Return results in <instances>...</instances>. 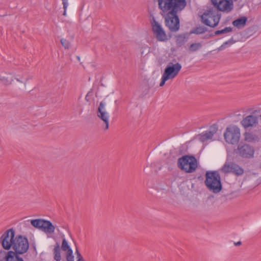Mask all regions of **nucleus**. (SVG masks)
<instances>
[{"label": "nucleus", "instance_id": "1", "mask_svg": "<svg viewBox=\"0 0 261 261\" xmlns=\"http://www.w3.org/2000/svg\"><path fill=\"white\" fill-rule=\"evenodd\" d=\"M260 110L255 109L253 108H248L246 110V142L254 144L259 142L260 136L257 134L256 129L252 130L258 126L259 124V118Z\"/></svg>", "mask_w": 261, "mask_h": 261}, {"label": "nucleus", "instance_id": "2", "mask_svg": "<svg viewBox=\"0 0 261 261\" xmlns=\"http://www.w3.org/2000/svg\"><path fill=\"white\" fill-rule=\"evenodd\" d=\"M205 177L204 184L210 191L218 193L222 190V185L219 171H207Z\"/></svg>", "mask_w": 261, "mask_h": 261}, {"label": "nucleus", "instance_id": "3", "mask_svg": "<svg viewBox=\"0 0 261 261\" xmlns=\"http://www.w3.org/2000/svg\"><path fill=\"white\" fill-rule=\"evenodd\" d=\"M161 12L181 11L186 6V0H158Z\"/></svg>", "mask_w": 261, "mask_h": 261}, {"label": "nucleus", "instance_id": "4", "mask_svg": "<svg viewBox=\"0 0 261 261\" xmlns=\"http://www.w3.org/2000/svg\"><path fill=\"white\" fill-rule=\"evenodd\" d=\"M197 159L193 155H185L177 160V166L187 173H192L197 168Z\"/></svg>", "mask_w": 261, "mask_h": 261}, {"label": "nucleus", "instance_id": "5", "mask_svg": "<svg viewBox=\"0 0 261 261\" xmlns=\"http://www.w3.org/2000/svg\"><path fill=\"white\" fill-rule=\"evenodd\" d=\"M180 11H171L166 13L161 12L164 17L166 26L172 32H176L179 30L180 22L178 13Z\"/></svg>", "mask_w": 261, "mask_h": 261}, {"label": "nucleus", "instance_id": "6", "mask_svg": "<svg viewBox=\"0 0 261 261\" xmlns=\"http://www.w3.org/2000/svg\"><path fill=\"white\" fill-rule=\"evenodd\" d=\"M201 21L206 25L214 28L220 21V15L213 8L206 10L201 16Z\"/></svg>", "mask_w": 261, "mask_h": 261}, {"label": "nucleus", "instance_id": "7", "mask_svg": "<svg viewBox=\"0 0 261 261\" xmlns=\"http://www.w3.org/2000/svg\"><path fill=\"white\" fill-rule=\"evenodd\" d=\"M181 68V66L179 63H176L173 64L172 63H170L164 70L160 86H163L167 80L173 79L176 77Z\"/></svg>", "mask_w": 261, "mask_h": 261}, {"label": "nucleus", "instance_id": "8", "mask_svg": "<svg viewBox=\"0 0 261 261\" xmlns=\"http://www.w3.org/2000/svg\"><path fill=\"white\" fill-rule=\"evenodd\" d=\"M14 250L13 252L19 254H23L27 252L29 248L28 239L21 235L15 237L13 244L11 247Z\"/></svg>", "mask_w": 261, "mask_h": 261}, {"label": "nucleus", "instance_id": "9", "mask_svg": "<svg viewBox=\"0 0 261 261\" xmlns=\"http://www.w3.org/2000/svg\"><path fill=\"white\" fill-rule=\"evenodd\" d=\"M31 223L34 227L47 234H53L55 232V227L50 221L38 219L31 220Z\"/></svg>", "mask_w": 261, "mask_h": 261}, {"label": "nucleus", "instance_id": "10", "mask_svg": "<svg viewBox=\"0 0 261 261\" xmlns=\"http://www.w3.org/2000/svg\"><path fill=\"white\" fill-rule=\"evenodd\" d=\"M240 137V130L236 126L227 127L224 134V137L226 142L231 144L239 143Z\"/></svg>", "mask_w": 261, "mask_h": 261}, {"label": "nucleus", "instance_id": "11", "mask_svg": "<svg viewBox=\"0 0 261 261\" xmlns=\"http://www.w3.org/2000/svg\"><path fill=\"white\" fill-rule=\"evenodd\" d=\"M220 171L224 174L232 173L237 176L243 175L244 172L242 167L233 162L228 161L225 162Z\"/></svg>", "mask_w": 261, "mask_h": 261}, {"label": "nucleus", "instance_id": "12", "mask_svg": "<svg viewBox=\"0 0 261 261\" xmlns=\"http://www.w3.org/2000/svg\"><path fill=\"white\" fill-rule=\"evenodd\" d=\"M240 0H211L212 5L218 11L228 13L233 9V2Z\"/></svg>", "mask_w": 261, "mask_h": 261}, {"label": "nucleus", "instance_id": "13", "mask_svg": "<svg viewBox=\"0 0 261 261\" xmlns=\"http://www.w3.org/2000/svg\"><path fill=\"white\" fill-rule=\"evenodd\" d=\"M15 232L13 228L7 230L1 237L0 243L3 248L7 250L11 249L15 240Z\"/></svg>", "mask_w": 261, "mask_h": 261}, {"label": "nucleus", "instance_id": "14", "mask_svg": "<svg viewBox=\"0 0 261 261\" xmlns=\"http://www.w3.org/2000/svg\"><path fill=\"white\" fill-rule=\"evenodd\" d=\"M151 23L152 32L156 40L161 42L167 41L168 38L162 25L154 19H153Z\"/></svg>", "mask_w": 261, "mask_h": 261}, {"label": "nucleus", "instance_id": "15", "mask_svg": "<svg viewBox=\"0 0 261 261\" xmlns=\"http://www.w3.org/2000/svg\"><path fill=\"white\" fill-rule=\"evenodd\" d=\"M97 116L105 124L104 127L105 130H107L109 128V115L106 112L105 108V103L101 101L98 108L97 111Z\"/></svg>", "mask_w": 261, "mask_h": 261}, {"label": "nucleus", "instance_id": "16", "mask_svg": "<svg viewBox=\"0 0 261 261\" xmlns=\"http://www.w3.org/2000/svg\"><path fill=\"white\" fill-rule=\"evenodd\" d=\"M249 17H246V39L252 36L258 29L256 20L252 19L249 20Z\"/></svg>", "mask_w": 261, "mask_h": 261}, {"label": "nucleus", "instance_id": "17", "mask_svg": "<svg viewBox=\"0 0 261 261\" xmlns=\"http://www.w3.org/2000/svg\"><path fill=\"white\" fill-rule=\"evenodd\" d=\"M19 253L14 252L13 251L6 252L4 250L0 251V256L5 255L4 259L5 261H24L23 258L19 256Z\"/></svg>", "mask_w": 261, "mask_h": 261}, {"label": "nucleus", "instance_id": "18", "mask_svg": "<svg viewBox=\"0 0 261 261\" xmlns=\"http://www.w3.org/2000/svg\"><path fill=\"white\" fill-rule=\"evenodd\" d=\"M217 131V128L216 127H211L210 130L199 134V140L202 142H204L208 140H211Z\"/></svg>", "mask_w": 261, "mask_h": 261}, {"label": "nucleus", "instance_id": "19", "mask_svg": "<svg viewBox=\"0 0 261 261\" xmlns=\"http://www.w3.org/2000/svg\"><path fill=\"white\" fill-rule=\"evenodd\" d=\"M61 248L63 251H67V254L66 256L67 261H73L72 250L69 247L67 241L65 239L63 240Z\"/></svg>", "mask_w": 261, "mask_h": 261}, {"label": "nucleus", "instance_id": "20", "mask_svg": "<svg viewBox=\"0 0 261 261\" xmlns=\"http://www.w3.org/2000/svg\"><path fill=\"white\" fill-rule=\"evenodd\" d=\"M238 144L237 148L233 150L234 153L243 157L245 155V142L243 140H242Z\"/></svg>", "mask_w": 261, "mask_h": 261}, {"label": "nucleus", "instance_id": "21", "mask_svg": "<svg viewBox=\"0 0 261 261\" xmlns=\"http://www.w3.org/2000/svg\"><path fill=\"white\" fill-rule=\"evenodd\" d=\"M255 149L254 147L246 144V158H252L254 156Z\"/></svg>", "mask_w": 261, "mask_h": 261}, {"label": "nucleus", "instance_id": "22", "mask_svg": "<svg viewBox=\"0 0 261 261\" xmlns=\"http://www.w3.org/2000/svg\"><path fill=\"white\" fill-rule=\"evenodd\" d=\"M187 41V39L184 35H179L176 37V44L177 46H182Z\"/></svg>", "mask_w": 261, "mask_h": 261}, {"label": "nucleus", "instance_id": "23", "mask_svg": "<svg viewBox=\"0 0 261 261\" xmlns=\"http://www.w3.org/2000/svg\"><path fill=\"white\" fill-rule=\"evenodd\" d=\"M232 24L238 29L243 28L245 25V16L234 20Z\"/></svg>", "mask_w": 261, "mask_h": 261}, {"label": "nucleus", "instance_id": "24", "mask_svg": "<svg viewBox=\"0 0 261 261\" xmlns=\"http://www.w3.org/2000/svg\"><path fill=\"white\" fill-rule=\"evenodd\" d=\"M54 259L56 261H60L61 255H60V245L58 243H57L55 246L54 249Z\"/></svg>", "mask_w": 261, "mask_h": 261}, {"label": "nucleus", "instance_id": "25", "mask_svg": "<svg viewBox=\"0 0 261 261\" xmlns=\"http://www.w3.org/2000/svg\"><path fill=\"white\" fill-rule=\"evenodd\" d=\"M207 31V29L203 26H200L195 28L192 33L196 34H202Z\"/></svg>", "mask_w": 261, "mask_h": 261}, {"label": "nucleus", "instance_id": "26", "mask_svg": "<svg viewBox=\"0 0 261 261\" xmlns=\"http://www.w3.org/2000/svg\"><path fill=\"white\" fill-rule=\"evenodd\" d=\"M202 46V45L200 43H195L191 44L190 46L189 49L190 51L193 52L196 51L199 49Z\"/></svg>", "mask_w": 261, "mask_h": 261}, {"label": "nucleus", "instance_id": "27", "mask_svg": "<svg viewBox=\"0 0 261 261\" xmlns=\"http://www.w3.org/2000/svg\"><path fill=\"white\" fill-rule=\"evenodd\" d=\"M232 28L231 27H226L223 30H217L215 32V35H219L220 34L227 33L232 31Z\"/></svg>", "mask_w": 261, "mask_h": 261}, {"label": "nucleus", "instance_id": "28", "mask_svg": "<svg viewBox=\"0 0 261 261\" xmlns=\"http://www.w3.org/2000/svg\"><path fill=\"white\" fill-rule=\"evenodd\" d=\"M258 3V0H246V5L251 9Z\"/></svg>", "mask_w": 261, "mask_h": 261}, {"label": "nucleus", "instance_id": "29", "mask_svg": "<svg viewBox=\"0 0 261 261\" xmlns=\"http://www.w3.org/2000/svg\"><path fill=\"white\" fill-rule=\"evenodd\" d=\"M60 41L61 44L65 49H68L70 47V43L68 40L65 39H61Z\"/></svg>", "mask_w": 261, "mask_h": 261}, {"label": "nucleus", "instance_id": "30", "mask_svg": "<svg viewBox=\"0 0 261 261\" xmlns=\"http://www.w3.org/2000/svg\"><path fill=\"white\" fill-rule=\"evenodd\" d=\"M76 254L77 258V261H85L84 259H83L82 255L79 252V251H78L77 249H76Z\"/></svg>", "mask_w": 261, "mask_h": 261}, {"label": "nucleus", "instance_id": "31", "mask_svg": "<svg viewBox=\"0 0 261 261\" xmlns=\"http://www.w3.org/2000/svg\"><path fill=\"white\" fill-rule=\"evenodd\" d=\"M62 4L63 5L64 10H66L68 5V0H62Z\"/></svg>", "mask_w": 261, "mask_h": 261}, {"label": "nucleus", "instance_id": "32", "mask_svg": "<svg viewBox=\"0 0 261 261\" xmlns=\"http://www.w3.org/2000/svg\"><path fill=\"white\" fill-rule=\"evenodd\" d=\"M149 52V48L146 45L144 47V50L142 51L141 54L143 55L144 54H147Z\"/></svg>", "mask_w": 261, "mask_h": 261}, {"label": "nucleus", "instance_id": "33", "mask_svg": "<svg viewBox=\"0 0 261 261\" xmlns=\"http://www.w3.org/2000/svg\"><path fill=\"white\" fill-rule=\"evenodd\" d=\"M230 43V41H227L225 42L223 44L221 45V46L219 48V50H221L226 47V45L228 44V43Z\"/></svg>", "mask_w": 261, "mask_h": 261}, {"label": "nucleus", "instance_id": "34", "mask_svg": "<svg viewBox=\"0 0 261 261\" xmlns=\"http://www.w3.org/2000/svg\"><path fill=\"white\" fill-rule=\"evenodd\" d=\"M244 115H242V119L241 121V124L245 127V117Z\"/></svg>", "mask_w": 261, "mask_h": 261}, {"label": "nucleus", "instance_id": "35", "mask_svg": "<svg viewBox=\"0 0 261 261\" xmlns=\"http://www.w3.org/2000/svg\"><path fill=\"white\" fill-rule=\"evenodd\" d=\"M4 80H5L4 77H3V79H1V80L6 84H10L11 83V81H7L6 82H5Z\"/></svg>", "mask_w": 261, "mask_h": 261}, {"label": "nucleus", "instance_id": "36", "mask_svg": "<svg viewBox=\"0 0 261 261\" xmlns=\"http://www.w3.org/2000/svg\"><path fill=\"white\" fill-rule=\"evenodd\" d=\"M234 245L236 246H240L242 244V242L241 241H239L236 243H234Z\"/></svg>", "mask_w": 261, "mask_h": 261}, {"label": "nucleus", "instance_id": "37", "mask_svg": "<svg viewBox=\"0 0 261 261\" xmlns=\"http://www.w3.org/2000/svg\"><path fill=\"white\" fill-rule=\"evenodd\" d=\"M63 15L64 16H66V10H64V12H63Z\"/></svg>", "mask_w": 261, "mask_h": 261}, {"label": "nucleus", "instance_id": "38", "mask_svg": "<svg viewBox=\"0 0 261 261\" xmlns=\"http://www.w3.org/2000/svg\"><path fill=\"white\" fill-rule=\"evenodd\" d=\"M77 59L79 60H80V57H77Z\"/></svg>", "mask_w": 261, "mask_h": 261}, {"label": "nucleus", "instance_id": "39", "mask_svg": "<svg viewBox=\"0 0 261 261\" xmlns=\"http://www.w3.org/2000/svg\"><path fill=\"white\" fill-rule=\"evenodd\" d=\"M16 80H17V81L20 82V80H18V79H17Z\"/></svg>", "mask_w": 261, "mask_h": 261}, {"label": "nucleus", "instance_id": "40", "mask_svg": "<svg viewBox=\"0 0 261 261\" xmlns=\"http://www.w3.org/2000/svg\"><path fill=\"white\" fill-rule=\"evenodd\" d=\"M260 118H261V114L259 115Z\"/></svg>", "mask_w": 261, "mask_h": 261}]
</instances>
